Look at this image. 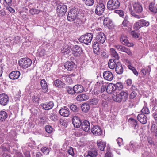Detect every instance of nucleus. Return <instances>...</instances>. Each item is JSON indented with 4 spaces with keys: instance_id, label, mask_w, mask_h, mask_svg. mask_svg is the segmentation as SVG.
I'll use <instances>...</instances> for the list:
<instances>
[{
    "instance_id": "nucleus-1",
    "label": "nucleus",
    "mask_w": 157,
    "mask_h": 157,
    "mask_svg": "<svg viewBox=\"0 0 157 157\" xmlns=\"http://www.w3.org/2000/svg\"><path fill=\"white\" fill-rule=\"evenodd\" d=\"M93 37V35L91 33H87L81 36L79 39V41L81 43L88 45L90 43Z\"/></svg>"
},
{
    "instance_id": "nucleus-2",
    "label": "nucleus",
    "mask_w": 157,
    "mask_h": 157,
    "mask_svg": "<svg viewBox=\"0 0 157 157\" xmlns=\"http://www.w3.org/2000/svg\"><path fill=\"white\" fill-rule=\"evenodd\" d=\"M19 65L23 69H25L29 67L32 64V61L29 58H23L21 59L19 61Z\"/></svg>"
},
{
    "instance_id": "nucleus-3",
    "label": "nucleus",
    "mask_w": 157,
    "mask_h": 157,
    "mask_svg": "<svg viewBox=\"0 0 157 157\" xmlns=\"http://www.w3.org/2000/svg\"><path fill=\"white\" fill-rule=\"evenodd\" d=\"M120 6V2L118 0H109L107 3L108 9L113 10L117 9Z\"/></svg>"
},
{
    "instance_id": "nucleus-4",
    "label": "nucleus",
    "mask_w": 157,
    "mask_h": 157,
    "mask_svg": "<svg viewBox=\"0 0 157 157\" xmlns=\"http://www.w3.org/2000/svg\"><path fill=\"white\" fill-rule=\"evenodd\" d=\"M78 13V12L77 11L76 8L71 10L68 14V20L71 22L73 21L77 17Z\"/></svg>"
},
{
    "instance_id": "nucleus-5",
    "label": "nucleus",
    "mask_w": 157,
    "mask_h": 157,
    "mask_svg": "<svg viewBox=\"0 0 157 157\" xmlns=\"http://www.w3.org/2000/svg\"><path fill=\"white\" fill-rule=\"evenodd\" d=\"M98 34L95 38V41L96 44H101L104 43L105 41L106 37L104 33L101 32L97 33Z\"/></svg>"
},
{
    "instance_id": "nucleus-6",
    "label": "nucleus",
    "mask_w": 157,
    "mask_h": 157,
    "mask_svg": "<svg viewBox=\"0 0 157 157\" xmlns=\"http://www.w3.org/2000/svg\"><path fill=\"white\" fill-rule=\"evenodd\" d=\"M66 6L62 4L58 6L57 7V12L58 15L60 17L63 16L67 11Z\"/></svg>"
},
{
    "instance_id": "nucleus-7",
    "label": "nucleus",
    "mask_w": 157,
    "mask_h": 157,
    "mask_svg": "<svg viewBox=\"0 0 157 157\" xmlns=\"http://www.w3.org/2000/svg\"><path fill=\"white\" fill-rule=\"evenodd\" d=\"M114 47L118 51L125 52L129 56H131L132 55L130 49L124 46L117 44L114 45Z\"/></svg>"
},
{
    "instance_id": "nucleus-8",
    "label": "nucleus",
    "mask_w": 157,
    "mask_h": 157,
    "mask_svg": "<svg viewBox=\"0 0 157 157\" xmlns=\"http://www.w3.org/2000/svg\"><path fill=\"white\" fill-rule=\"evenodd\" d=\"M149 25V22L144 19H141L138 21L134 24V26L137 29H138L142 27L148 26Z\"/></svg>"
},
{
    "instance_id": "nucleus-9",
    "label": "nucleus",
    "mask_w": 157,
    "mask_h": 157,
    "mask_svg": "<svg viewBox=\"0 0 157 157\" xmlns=\"http://www.w3.org/2000/svg\"><path fill=\"white\" fill-rule=\"evenodd\" d=\"M105 6L103 3H99L96 6L95 10V13L98 15H102L105 10Z\"/></svg>"
},
{
    "instance_id": "nucleus-10",
    "label": "nucleus",
    "mask_w": 157,
    "mask_h": 157,
    "mask_svg": "<svg viewBox=\"0 0 157 157\" xmlns=\"http://www.w3.org/2000/svg\"><path fill=\"white\" fill-rule=\"evenodd\" d=\"M9 102V98L7 95L5 93L0 95V104L2 106L6 105Z\"/></svg>"
},
{
    "instance_id": "nucleus-11",
    "label": "nucleus",
    "mask_w": 157,
    "mask_h": 157,
    "mask_svg": "<svg viewBox=\"0 0 157 157\" xmlns=\"http://www.w3.org/2000/svg\"><path fill=\"white\" fill-rule=\"evenodd\" d=\"M120 40L122 44L124 45L129 47L133 46L134 45L132 43L129 41L125 35H121L120 38Z\"/></svg>"
},
{
    "instance_id": "nucleus-12",
    "label": "nucleus",
    "mask_w": 157,
    "mask_h": 157,
    "mask_svg": "<svg viewBox=\"0 0 157 157\" xmlns=\"http://www.w3.org/2000/svg\"><path fill=\"white\" fill-rule=\"evenodd\" d=\"M82 48L79 46L75 45L74 46V48L72 50V53L75 57L79 56L82 52Z\"/></svg>"
},
{
    "instance_id": "nucleus-13",
    "label": "nucleus",
    "mask_w": 157,
    "mask_h": 157,
    "mask_svg": "<svg viewBox=\"0 0 157 157\" xmlns=\"http://www.w3.org/2000/svg\"><path fill=\"white\" fill-rule=\"evenodd\" d=\"M133 8L134 11L136 13H141L143 11L142 5L140 3H134L133 4Z\"/></svg>"
},
{
    "instance_id": "nucleus-14",
    "label": "nucleus",
    "mask_w": 157,
    "mask_h": 157,
    "mask_svg": "<svg viewBox=\"0 0 157 157\" xmlns=\"http://www.w3.org/2000/svg\"><path fill=\"white\" fill-rule=\"evenodd\" d=\"M103 76L105 79L109 81L112 80L114 78L112 72L108 71H105L103 72Z\"/></svg>"
},
{
    "instance_id": "nucleus-15",
    "label": "nucleus",
    "mask_w": 157,
    "mask_h": 157,
    "mask_svg": "<svg viewBox=\"0 0 157 157\" xmlns=\"http://www.w3.org/2000/svg\"><path fill=\"white\" fill-rule=\"evenodd\" d=\"M72 123L75 127L79 128L82 124V122L79 118L77 116H74L72 120Z\"/></svg>"
},
{
    "instance_id": "nucleus-16",
    "label": "nucleus",
    "mask_w": 157,
    "mask_h": 157,
    "mask_svg": "<svg viewBox=\"0 0 157 157\" xmlns=\"http://www.w3.org/2000/svg\"><path fill=\"white\" fill-rule=\"evenodd\" d=\"M91 132L94 135L99 136L101 134L102 131L100 127L95 125L92 128Z\"/></svg>"
},
{
    "instance_id": "nucleus-17",
    "label": "nucleus",
    "mask_w": 157,
    "mask_h": 157,
    "mask_svg": "<svg viewBox=\"0 0 157 157\" xmlns=\"http://www.w3.org/2000/svg\"><path fill=\"white\" fill-rule=\"evenodd\" d=\"M81 126L82 129L86 132H87L90 130V124L87 120H85L82 122Z\"/></svg>"
},
{
    "instance_id": "nucleus-18",
    "label": "nucleus",
    "mask_w": 157,
    "mask_h": 157,
    "mask_svg": "<svg viewBox=\"0 0 157 157\" xmlns=\"http://www.w3.org/2000/svg\"><path fill=\"white\" fill-rule=\"evenodd\" d=\"M59 118L57 112V110L55 109L52 111V113L50 114V121L51 120L54 122H56Z\"/></svg>"
},
{
    "instance_id": "nucleus-19",
    "label": "nucleus",
    "mask_w": 157,
    "mask_h": 157,
    "mask_svg": "<svg viewBox=\"0 0 157 157\" xmlns=\"http://www.w3.org/2000/svg\"><path fill=\"white\" fill-rule=\"evenodd\" d=\"M98 154L97 149L94 148L88 151L87 155L85 157H96Z\"/></svg>"
},
{
    "instance_id": "nucleus-20",
    "label": "nucleus",
    "mask_w": 157,
    "mask_h": 157,
    "mask_svg": "<svg viewBox=\"0 0 157 157\" xmlns=\"http://www.w3.org/2000/svg\"><path fill=\"white\" fill-rule=\"evenodd\" d=\"M59 113L61 116L67 117L69 115L70 112L67 108L64 107L59 110Z\"/></svg>"
},
{
    "instance_id": "nucleus-21",
    "label": "nucleus",
    "mask_w": 157,
    "mask_h": 157,
    "mask_svg": "<svg viewBox=\"0 0 157 157\" xmlns=\"http://www.w3.org/2000/svg\"><path fill=\"white\" fill-rule=\"evenodd\" d=\"M75 64L72 62L70 61H67L64 65V67L65 68L69 71L73 70L75 67Z\"/></svg>"
},
{
    "instance_id": "nucleus-22",
    "label": "nucleus",
    "mask_w": 157,
    "mask_h": 157,
    "mask_svg": "<svg viewBox=\"0 0 157 157\" xmlns=\"http://www.w3.org/2000/svg\"><path fill=\"white\" fill-rule=\"evenodd\" d=\"M138 120L142 124H145L147 121V117L144 114H139L137 117Z\"/></svg>"
},
{
    "instance_id": "nucleus-23",
    "label": "nucleus",
    "mask_w": 157,
    "mask_h": 157,
    "mask_svg": "<svg viewBox=\"0 0 157 157\" xmlns=\"http://www.w3.org/2000/svg\"><path fill=\"white\" fill-rule=\"evenodd\" d=\"M20 75V72L18 71H16L11 72L9 74V77L12 80H15L17 79Z\"/></svg>"
},
{
    "instance_id": "nucleus-24",
    "label": "nucleus",
    "mask_w": 157,
    "mask_h": 157,
    "mask_svg": "<svg viewBox=\"0 0 157 157\" xmlns=\"http://www.w3.org/2000/svg\"><path fill=\"white\" fill-rule=\"evenodd\" d=\"M130 145L132 150L133 152L135 151L137 149L140 148L141 146V144L140 143H138L137 142H134L133 141H131Z\"/></svg>"
},
{
    "instance_id": "nucleus-25",
    "label": "nucleus",
    "mask_w": 157,
    "mask_h": 157,
    "mask_svg": "<svg viewBox=\"0 0 157 157\" xmlns=\"http://www.w3.org/2000/svg\"><path fill=\"white\" fill-rule=\"evenodd\" d=\"M98 148L101 151H104L106 145V143L101 140H98L97 142Z\"/></svg>"
},
{
    "instance_id": "nucleus-26",
    "label": "nucleus",
    "mask_w": 157,
    "mask_h": 157,
    "mask_svg": "<svg viewBox=\"0 0 157 157\" xmlns=\"http://www.w3.org/2000/svg\"><path fill=\"white\" fill-rule=\"evenodd\" d=\"M116 90L115 84L113 83L109 84L106 88V91L109 94H111L112 93Z\"/></svg>"
},
{
    "instance_id": "nucleus-27",
    "label": "nucleus",
    "mask_w": 157,
    "mask_h": 157,
    "mask_svg": "<svg viewBox=\"0 0 157 157\" xmlns=\"http://www.w3.org/2000/svg\"><path fill=\"white\" fill-rule=\"evenodd\" d=\"M74 91L76 93H82L84 90V88L81 85L77 84L74 86Z\"/></svg>"
},
{
    "instance_id": "nucleus-28",
    "label": "nucleus",
    "mask_w": 157,
    "mask_h": 157,
    "mask_svg": "<svg viewBox=\"0 0 157 157\" xmlns=\"http://www.w3.org/2000/svg\"><path fill=\"white\" fill-rule=\"evenodd\" d=\"M89 98V97L87 94H82L78 95L76 97L78 101H83L86 100Z\"/></svg>"
},
{
    "instance_id": "nucleus-29",
    "label": "nucleus",
    "mask_w": 157,
    "mask_h": 157,
    "mask_svg": "<svg viewBox=\"0 0 157 157\" xmlns=\"http://www.w3.org/2000/svg\"><path fill=\"white\" fill-rule=\"evenodd\" d=\"M115 71L118 74H121L123 73V69L121 63L119 62L117 63L115 67Z\"/></svg>"
},
{
    "instance_id": "nucleus-30",
    "label": "nucleus",
    "mask_w": 157,
    "mask_h": 157,
    "mask_svg": "<svg viewBox=\"0 0 157 157\" xmlns=\"http://www.w3.org/2000/svg\"><path fill=\"white\" fill-rule=\"evenodd\" d=\"M149 10L154 14L157 13V4L154 2L151 3L149 5Z\"/></svg>"
},
{
    "instance_id": "nucleus-31",
    "label": "nucleus",
    "mask_w": 157,
    "mask_h": 157,
    "mask_svg": "<svg viewBox=\"0 0 157 157\" xmlns=\"http://www.w3.org/2000/svg\"><path fill=\"white\" fill-rule=\"evenodd\" d=\"M40 84L42 87V91L44 93L47 92L48 91V86L45 79H43L41 80Z\"/></svg>"
},
{
    "instance_id": "nucleus-32",
    "label": "nucleus",
    "mask_w": 157,
    "mask_h": 157,
    "mask_svg": "<svg viewBox=\"0 0 157 157\" xmlns=\"http://www.w3.org/2000/svg\"><path fill=\"white\" fill-rule=\"evenodd\" d=\"M112 98L113 100L115 102H120L121 101L120 93H116L113 94Z\"/></svg>"
},
{
    "instance_id": "nucleus-33",
    "label": "nucleus",
    "mask_w": 157,
    "mask_h": 157,
    "mask_svg": "<svg viewBox=\"0 0 157 157\" xmlns=\"http://www.w3.org/2000/svg\"><path fill=\"white\" fill-rule=\"evenodd\" d=\"M117 63L114 59H112L109 61L108 66L111 69H113L116 67Z\"/></svg>"
},
{
    "instance_id": "nucleus-34",
    "label": "nucleus",
    "mask_w": 157,
    "mask_h": 157,
    "mask_svg": "<svg viewBox=\"0 0 157 157\" xmlns=\"http://www.w3.org/2000/svg\"><path fill=\"white\" fill-rule=\"evenodd\" d=\"M110 52L112 57L114 58L117 60L119 59L118 54L114 48H111L110 49Z\"/></svg>"
},
{
    "instance_id": "nucleus-35",
    "label": "nucleus",
    "mask_w": 157,
    "mask_h": 157,
    "mask_svg": "<svg viewBox=\"0 0 157 157\" xmlns=\"http://www.w3.org/2000/svg\"><path fill=\"white\" fill-rule=\"evenodd\" d=\"M93 47L94 52L96 54L99 55L100 53V49L98 44H96V42H94L93 44Z\"/></svg>"
},
{
    "instance_id": "nucleus-36",
    "label": "nucleus",
    "mask_w": 157,
    "mask_h": 157,
    "mask_svg": "<svg viewBox=\"0 0 157 157\" xmlns=\"http://www.w3.org/2000/svg\"><path fill=\"white\" fill-rule=\"evenodd\" d=\"M120 93L121 101H126L128 99V94L126 92L121 91Z\"/></svg>"
},
{
    "instance_id": "nucleus-37",
    "label": "nucleus",
    "mask_w": 157,
    "mask_h": 157,
    "mask_svg": "<svg viewBox=\"0 0 157 157\" xmlns=\"http://www.w3.org/2000/svg\"><path fill=\"white\" fill-rule=\"evenodd\" d=\"M7 116V114L5 111H1L0 112V121H4Z\"/></svg>"
},
{
    "instance_id": "nucleus-38",
    "label": "nucleus",
    "mask_w": 157,
    "mask_h": 157,
    "mask_svg": "<svg viewBox=\"0 0 157 157\" xmlns=\"http://www.w3.org/2000/svg\"><path fill=\"white\" fill-rule=\"evenodd\" d=\"M64 84L63 82L59 79L55 80L53 82V85L56 87L58 88L62 87L63 86Z\"/></svg>"
},
{
    "instance_id": "nucleus-39",
    "label": "nucleus",
    "mask_w": 157,
    "mask_h": 157,
    "mask_svg": "<svg viewBox=\"0 0 157 157\" xmlns=\"http://www.w3.org/2000/svg\"><path fill=\"white\" fill-rule=\"evenodd\" d=\"M62 80L64 79L66 82L69 84H71L72 82V80L69 75H63L62 76Z\"/></svg>"
},
{
    "instance_id": "nucleus-40",
    "label": "nucleus",
    "mask_w": 157,
    "mask_h": 157,
    "mask_svg": "<svg viewBox=\"0 0 157 157\" xmlns=\"http://www.w3.org/2000/svg\"><path fill=\"white\" fill-rule=\"evenodd\" d=\"M122 25L125 27H128L130 25V23L128 20L127 16H126L122 23Z\"/></svg>"
},
{
    "instance_id": "nucleus-41",
    "label": "nucleus",
    "mask_w": 157,
    "mask_h": 157,
    "mask_svg": "<svg viewBox=\"0 0 157 157\" xmlns=\"http://www.w3.org/2000/svg\"><path fill=\"white\" fill-rule=\"evenodd\" d=\"M82 111L85 112H87L90 109L89 104L86 103L83 104L81 106Z\"/></svg>"
},
{
    "instance_id": "nucleus-42",
    "label": "nucleus",
    "mask_w": 157,
    "mask_h": 157,
    "mask_svg": "<svg viewBox=\"0 0 157 157\" xmlns=\"http://www.w3.org/2000/svg\"><path fill=\"white\" fill-rule=\"evenodd\" d=\"M151 71L150 66H148L146 68H142L141 70L142 72L144 75H145L147 73H149Z\"/></svg>"
},
{
    "instance_id": "nucleus-43",
    "label": "nucleus",
    "mask_w": 157,
    "mask_h": 157,
    "mask_svg": "<svg viewBox=\"0 0 157 157\" xmlns=\"http://www.w3.org/2000/svg\"><path fill=\"white\" fill-rule=\"evenodd\" d=\"M74 24L75 26L78 27L79 26L82 24V21L79 18H76L74 20Z\"/></svg>"
},
{
    "instance_id": "nucleus-44",
    "label": "nucleus",
    "mask_w": 157,
    "mask_h": 157,
    "mask_svg": "<svg viewBox=\"0 0 157 157\" xmlns=\"http://www.w3.org/2000/svg\"><path fill=\"white\" fill-rule=\"evenodd\" d=\"M90 105H95L98 102V100L96 98H93L90 99L89 101Z\"/></svg>"
},
{
    "instance_id": "nucleus-45",
    "label": "nucleus",
    "mask_w": 157,
    "mask_h": 157,
    "mask_svg": "<svg viewBox=\"0 0 157 157\" xmlns=\"http://www.w3.org/2000/svg\"><path fill=\"white\" fill-rule=\"evenodd\" d=\"M130 13L131 15L135 18L140 19L143 17L142 15L136 14L135 12L132 10L130 11Z\"/></svg>"
},
{
    "instance_id": "nucleus-46",
    "label": "nucleus",
    "mask_w": 157,
    "mask_h": 157,
    "mask_svg": "<svg viewBox=\"0 0 157 157\" xmlns=\"http://www.w3.org/2000/svg\"><path fill=\"white\" fill-rule=\"evenodd\" d=\"M128 67L129 69L132 71L135 75L137 76L138 75V73L134 67L130 64L128 65Z\"/></svg>"
},
{
    "instance_id": "nucleus-47",
    "label": "nucleus",
    "mask_w": 157,
    "mask_h": 157,
    "mask_svg": "<svg viewBox=\"0 0 157 157\" xmlns=\"http://www.w3.org/2000/svg\"><path fill=\"white\" fill-rule=\"evenodd\" d=\"M66 90L67 92L70 94H73L75 93L74 87L72 88L69 86H68L66 87Z\"/></svg>"
},
{
    "instance_id": "nucleus-48",
    "label": "nucleus",
    "mask_w": 157,
    "mask_h": 157,
    "mask_svg": "<svg viewBox=\"0 0 157 157\" xmlns=\"http://www.w3.org/2000/svg\"><path fill=\"white\" fill-rule=\"evenodd\" d=\"M141 112L142 114H149L150 113V111L148 109L147 107L146 106H144L143 109L141 110Z\"/></svg>"
},
{
    "instance_id": "nucleus-49",
    "label": "nucleus",
    "mask_w": 157,
    "mask_h": 157,
    "mask_svg": "<svg viewBox=\"0 0 157 157\" xmlns=\"http://www.w3.org/2000/svg\"><path fill=\"white\" fill-rule=\"evenodd\" d=\"M70 51V50L67 48H64L61 50V52L64 55L69 54Z\"/></svg>"
},
{
    "instance_id": "nucleus-50",
    "label": "nucleus",
    "mask_w": 157,
    "mask_h": 157,
    "mask_svg": "<svg viewBox=\"0 0 157 157\" xmlns=\"http://www.w3.org/2000/svg\"><path fill=\"white\" fill-rule=\"evenodd\" d=\"M29 12L31 14L34 15V14L39 13L40 11L36 9L32 8L30 10Z\"/></svg>"
},
{
    "instance_id": "nucleus-51",
    "label": "nucleus",
    "mask_w": 157,
    "mask_h": 157,
    "mask_svg": "<svg viewBox=\"0 0 157 157\" xmlns=\"http://www.w3.org/2000/svg\"><path fill=\"white\" fill-rule=\"evenodd\" d=\"M42 151L44 154L47 155L49 153V149L46 147H44L41 149Z\"/></svg>"
},
{
    "instance_id": "nucleus-52",
    "label": "nucleus",
    "mask_w": 157,
    "mask_h": 157,
    "mask_svg": "<svg viewBox=\"0 0 157 157\" xmlns=\"http://www.w3.org/2000/svg\"><path fill=\"white\" fill-rule=\"evenodd\" d=\"M85 3L88 6H92L94 4L93 0H83Z\"/></svg>"
},
{
    "instance_id": "nucleus-53",
    "label": "nucleus",
    "mask_w": 157,
    "mask_h": 157,
    "mask_svg": "<svg viewBox=\"0 0 157 157\" xmlns=\"http://www.w3.org/2000/svg\"><path fill=\"white\" fill-rule=\"evenodd\" d=\"M129 121H130L131 122L132 124L133 125L134 128H135L137 124V121L134 119H129L128 120Z\"/></svg>"
},
{
    "instance_id": "nucleus-54",
    "label": "nucleus",
    "mask_w": 157,
    "mask_h": 157,
    "mask_svg": "<svg viewBox=\"0 0 157 157\" xmlns=\"http://www.w3.org/2000/svg\"><path fill=\"white\" fill-rule=\"evenodd\" d=\"M151 131L153 132H157V124H153L151 126Z\"/></svg>"
},
{
    "instance_id": "nucleus-55",
    "label": "nucleus",
    "mask_w": 157,
    "mask_h": 157,
    "mask_svg": "<svg viewBox=\"0 0 157 157\" xmlns=\"http://www.w3.org/2000/svg\"><path fill=\"white\" fill-rule=\"evenodd\" d=\"M110 149L107 148L106 153H105L104 157H113V155L110 152Z\"/></svg>"
},
{
    "instance_id": "nucleus-56",
    "label": "nucleus",
    "mask_w": 157,
    "mask_h": 157,
    "mask_svg": "<svg viewBox=\"0 0 157 157\" xmlns=\"http://www.w3.org/2000/svg\"><path fill=\"white\" fill-rule=\"evenodd\" d=\"M68 153L70 155L73 156L74 155V152L73 148L71 147H69V148L68 149Z\"/></svg>"
},
{
    "instance_id": "nucleus-57",
    "label": "nucleus",
    "mask_w": 157,
    "mask_h": 157,
    "mask_svg": "<svg viewBox=\"0 0 157 157\" xmlns=\"http://www.w3.org/2000/svg\"><path fill=\"white\" fill-rule=\"evenodd\" d=\"M137 93L136 91H132L130 94V98L131 99H133L137 95Z\"/></svg>"
},
{
    "instance_id": "nucleus-58",
    "label": "nucleus",
    "mask_w": 157,
    "mask_h": 157,
    "mask_svg": "<svg viewBox=\"0 0 157 157\" xmlns=\"http://www.w3.org/2000/svg\"><path fill=\"white\" fill-rule=\"evenodd\" d=\"M60 124L61 125L65 127H67V125L66 121L63 119H61L60 120Z\"/></svg>"
},
{
    "instance_id": "nucleus-59",
    "label": "nucleus",
    "mask_w": 157,
    "mask_h": 157,
    "mask_svg": "<svg viewBox=\"0 0 157 157\" xmlns=\"http://www.w3.org/2000/svg\"><path fill=\"white\" fill-rule=\"evenodd\" d=\"M116 89L117 88L118 90H121L123 87L122 83L121 82H117L115 84Z\"/></svg>"
},
{
    "instance_id": "nucleus-60",
    "label": "nucleus",
    "mask_w": 157,
    "mask_h": 157,
    "mask_svg": "<svg viewBox=\"0 0 157 157\" xmlns=\"http://www.w3.org/2000/svg\"><path fill=\"white\" fill-rule=\"evenodd\" d=\"M116 140L119 146L123 144V140L122 138L119 137Z\"/></svg>"
},
{
    "instance_id": "nucleus-61",
    "label": "nucleus",
    "mask_w": 157,
    "mask_h": 157,
    "mask_svg": "<svg viewBox=\"0 0 157 157\" xmlns=\"http://www.w3.org/2000/svg\"><path fill=\"white\" fill-rule=\"evenodd\" d=\"M70 109L74 112H75L77 110V107L75 105H72L70 106Z\"/></svg>"
},
{
    "instance_id": "nucleus-62",
    "label": "nucleus",
    "mask_w": 157,
    "mask_h": 157,
    "mask_svg": "<svg viewBox=\"0 0 157 157\" xmlns=\"http://www.w3.org/2000/svg\"><path fill=\"white\" fill-rule=\"evenodd\" d=\"M115 12L119 14V15L121 17H122L124 15V13L123 11L122 10H115Z\"/></svg>"
},
{
    "instance_id": "nucleus-63",
    "label": "nucleus",
    "mask_w": 157,
    "mask_h": 157,
    "mask_svg": "<svg viewBox=\"0 0 157 157\" xmlns=\"http://www.w3.org/2000/svg\"><path fill=\"white\" fill-rule=\"evenodd\" d=\"M42 106L44 109L46 110H49V105L48 104H43Z\"/></svg>"
},
{
    "instance_id": "nucleus-64",
    "label": "nucleus",
    "mask_w": 157,
    "mask_h": 157,
    "mask_svg": "<svg viewBox=\"0 0 157 157\" xmlns=\"http://www.w3.org/2000/svg\"><path fill=\"white\" fill-rule=\"evenodd\" d=\"M153 115L154 119L157 121V110H155V112L153 113Z\"/></svg>"
}]
</instances>
